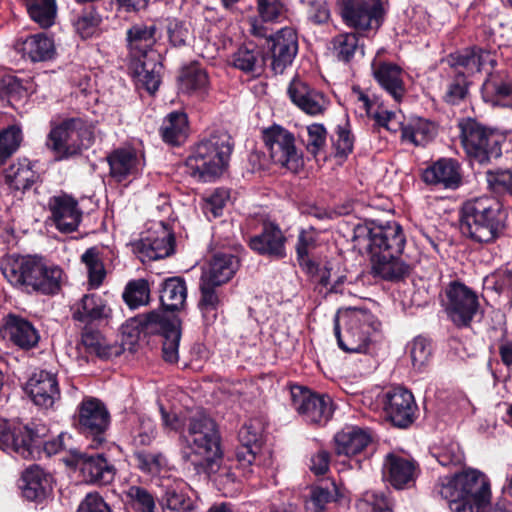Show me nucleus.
Returning a JSON list of instances; mask_svg holds the SVG:
<instances>
[{
    "label": "nucleus",
    "instance_id": "obj_4",
    "mask_svg": "<svg viewBox=\"0 0 512 512\" xmlns=\"http://www.w3.org/2000/svg\"><path fill=\"white\" fill-rule=\"evenodd\" d=\"M65 436L61 433L56 439L44 442L39 432L28 424L10 426L6 421H0V449L23 459H34L42 447L49 455L58 453L65 449Z\"/></svg>",
    "mask_w": 512,
    "mask_h": 512
},
{
    "label": "nucleus",
    "instance_id": "obj_50",
    "mask_svg": "<svg viewBox=\"0 0 512 512\" xmlns=\"http://www.w3.org/2000/svg\"><path fill=\"white\" fill-rule=\"evenodd\" d=\"M160 504L163 512H194L196 508L194 500L177 487H168Z\"/></svg>",
    "mask_w": 512,
    "mask_h": 512
},
{
    "label": "nucleus",
    "instance_id": "obj_17",
    "mask_svg": "<svg viewBox=\"0 0 512 512\" xmlns=\"http://www.w3.org/2000/svg\"><path fill=\"white\" fill-rule=\"evenodd\" d=\"M382 404L387 418L394 426L406 428L415 419L417 405L413 394L405 388L395 387L382 395Z\"/></svg>",
    "mask_w": 512,
    "mask_h": 512
},
{
    "label": "nucleus",
    "instance_id": "obj_40",
    "mask_svg": "<svg viewBox=\"0 0 512 512\" xmlns=\"http://www.w3.org/2000/svg\"><path fill=\"white\" fill-rule=\"evenodd\" d=\"M436 134V125L427 119L413 118L406 124H401L402 140L414 146H425L434 139Z\"/></svg>",
    "mask_w": 512,
    "mask_h": 512
},
{
    "label": "nucleus",
    "instance_id": "obj_25",
    "mask_svg": "<svg viewBox=\"0 0 512 512\" xmlns=\"http://www.w3.org/2000/svg\"><path fill=\"white\" fill-rule=\"evenodd\" d=\"M287 93L291 101L308 115H321L327 109L328 101L325 96L300 78H294L290 82Z\"/></svg>",
    "mask_w": 512,
    "mask_h": 512
},
{
    "label": "nucleus",
    "instance_id": "obj_18",
    "mask_svg": "<svg viewBox=\"0 0 512 512\" xmlns=\"http://www.w3.org/2000/svg\"><path fill=\"white\" fill-rule=\"evenodd\" d=\"M135 252L143 263L168 257L174 252V236L161 222L135 244Z\"/></svg>",
    "mask_w": 512,
    "mask_h": 512
},
{
    "label": "nucleus",
    "instance_id": "obj_55",
    "mask_svg": "<svg viewBox=\"0 0 512 512\" xmlns=\"http://www.w3.org/2000/svg\"><path fill=\"white\" fill-rule=\"evenodd\" d=\"M79 349H84L90 355H96L100 358H108L110 347L107 345L105 338L97 330L85 329L82 333Z\"/></svg>",
    "mask_w": 512,
    "mask_h": 512
},
{
    "label": "nucleus",
    "instance_id": "obj_23",
    "mask_svg": "<svg viewBox=\"0 0 512 512\" xmlns=\"http://www.w3.org/2000/svg\"><path fill=\"white\" fill-rule=\"evenodd\" d=\"M25 391L33 403L48 409L60 398V390L56 375L40 370L34 372L25 385Z\"/></svg>",
    "mask_w": 512,
    "mask_h": 512
},
{
    "label": "nucleus",
    "instance_id": "obj_2",
    "mask_svg": "<svg viewBox=\"0 0 512 512\" xmlns=\"http://www.w3.org/2000/svg\"><path fill=\"white\" fill-rule=\"evenodd\" d=\"M507 212L499 199L480 196L467 200L461 208V232L478 243H492L502 234Z\"/></svg>",
    "mask_w": 512,
    "mask_h": 512
},
{
    "label": "nucleus",
    "instance_id": "obj_56",
    "mask_svg": "<svg viewBox=\"0 0 512 512\" xmlns=\"http://www.w3.org/2000/svg\"><path fill=\"white\" fill-rule=\"evenodd\" d=\"M218 286L200 279L199 289L201 296L198 306L204 316L210 312H215L221 304L220 295L217 290Z\"/></svg>",
    "mask_w": 512,
    "mask_h": 512
},
{
    "label": "nucleus",
    "instance_id": "obj_48",
    "mask_svg": "<svg viewBox=\"0 0 512 512\" xmlns=\"http://www.w3.org/2000/svg\"><path fill=\"white\" fill-rule=\"evenodd\" d=\"M6 182L15 190L25 191L29 189L38 176L32 170L27 160L14 163L5 172Z\"/></svg>",
    "mask_w": 512,
    "mask_h": 512
},
{
    "label": "nucleus",
    "instance_id": "obj_35",
    "mask_svg": "<svg viewBox=\"0 0 512 512\" xmlns=\"http://www.w3.org/2000/svg\"><path fill=\"white\" fill-rule=\"evenodd\" d=\"M16 50L32 62L47 61L55 54L54 42L43 33L31 35L16 43Z\"/></svg>",
    "mask_w": 512,
    "mask_h": 512
},
{
    "label": "nucleus",
    "instance_id": "obj_22",
    "mask_svg": "<svg viewBox=\"0 0 512 512\" xmlns=\"http://www.w3.org/2000/svg\"><path fill=\"white\" fill-rule=\"evenodd\" d=\"M269 49L272 55V70L282 74L287 66L291 65L298 51V38L296 31L291 27L280 29L269 39Z\"/></svg>",
    "mask_w": 512,
    "mask_h": 512
},
{
    "label": "nucleus",
    "instance_id": "obj_47",
    "mask_svg": "<svg viewBox=\"0 0 512 512\" xmlns=\"http://www.w3.org/2000/svg\"><path fill=\"white\" fill-rule=\"evenodd\" d=\"M187 130L188 120L186 114L175 111L164 118L160 133L166 143L179 145L185 140Z\"/></svg>",
    "mask_w": 512,
    "mask_h": 512
},
{
    "label": "nucleus",
    "instance_id": "obj_30",
    "mask_svg": "<svg viewBox=\"0 0 512 512\" xmlns=\"http://www.w3.org/2000/svg\"><path fill=\"white\" fill-rule=\"evenodd\" d=\"M335 452L347 457L359 454L372 441L370 432L358 426H347L335 437Z\"/></svg>",
    "mask_w": 512,
    "mask_h": 512
},
{
    "label": "nucleus",
    "instance_id": "obj_42",
    "mask_svg": "<svg viewBox=\"0 0 512 512\" xmlns=\"http://www.w3.org/2000/svg\"><path fill=\"white\" fill-rule=\"evenodd\" d=\"M450 63L455 68H463L467 73L473 74L480 71L486 63L493 64L494 59L489 51L473 47L450 55Z\"/></svg>",
    "mask_w": 512,
    "mask_h": 512
},
{
    "label": "nucleus",
    "instance_id": "obj_33",
    "mask_svg": "<svg viewBox=\"0 0 512 512\" xmlns=\"http://www.w3.org/2000/svg\"><path fill=\"white\" fill-rule=\"evenodd\" d=\"M399 255L391 253L372 257L373 273L386 281H400L408 277L412 267Z\"/></svg>",
    "mask_w": 512,
    "mask_h": 512
},
{
    "label": "nucleus",
    "instance_id": "obj_20",
    "mask_svg": "<svg viewBox=\"0 0 512 512\" xmlns=\"http://www.w3.org/2000/svg\"><path fill=\"white\" fill-rule=\"evenodd\" d=\"M419 474L417 463L397 453H389L383 462V476L395 489L402 490L414 485Z\"/></svg>",
    "mask_w": 512,
    "mask_h": 512
},
{
    "label": "nucleus",
    "instance_id": "obj_64",
    "mask_svg": "<svg viewBox=\"0 0 512 512\" xmlns=\"http://www.w3.org/2000/svg\"><path fill=\"white\" fill-rule=\"evenodd\" d=\"M317 236L314 229L301 230L296 244V253L300 265L308 264L309 253L316 248Z\"/></svg>",
    "mask_w": 512,
    "mask_h": 512
},
{
    "label": "nucleus",
    "instance_id": "obj_14",
    "mask_svg": "<svg viewBox=\"0 0 512 512\" xmlns=\"http://www.w3.org/2000/svg\"><path fill=\"white\" fill-rule=\"evenodd\" d=\"M79 427L82 433L92 438V447L105 442V433L110 425V414L105 405L96 398H85L79 405Z\"/></svg>",
    "mask_w": 512,
    "mask_h": 512
},
{
    "label": "nucleus",
    "instance_id": "obj_27",
    "mask_svg": "<svg viewBox=\"0 0 512 512\" xmlns=\"http://www.w3.org/2000/svg\"><path fill=\"white\" fill-rule=\"evenodd\" d=\"M422 179L428 185L457 189L461 184L460 166L454 159L441 158L424 169Z\"/></svg>",
    "mask_w": 512,
    "mask_h": 512
},
{
    "label": "nucleus",
    "instance_id": "obj_3",
    "mask_svg": "<svg viewBox=\"0 0 512 512\" xmlns=\"http://www.w3.org/2000/svg\"><path fill=\"white\" fill-rule=\"evenodd\" d=\"M232 149V139L227 132H213L193 148L186 159V167L190 175L199 181H213L228 166Z\"/></svg>",
    "mask_w": 512,
    "mask_h": 512
},
{
    "label": "nucleus",
    "instance_id": "obj_8",
    "mask_svg": "<svg viewBox=\"0 0 512 512\" xmlns=\"http://www.w3.org/2000/svg\"><path fill=\"white\" fill-rule=\"evenodd\" d=\"M186 441L195 455L205 462L220 457V436L216 424L207 414L197 411L188 420Z\"/></svg>",
    "mask_w": 512,
    "mask_h": 512
},
{
    "label": "nucleus",
    "instance_id": "obj_36",
    "mask_svg": "<svg viewBox=\"0 0 512 512\" xmlns=\"http://www.w3.org/2000/svg\"><path fill=\"white\" fill-rule=\"evenodd\" d=\"M229 62L234 68L246 74L259 75L265 65V57L256 44L247 43L230 56Z\"/></svg>",
    "mask_w": 512,
    "mask_h": 512
},
{
    "label": "nucleus",
    "instance_id": "obj_19",
    "mask_svg": "<svg viewBox=\"0 0 512 512\" xmlns=\"http://www.w3.org/2000/svg\"><path fill=\"white\" fill-rule=\"evenodd\" d=\"M261 430L258 423H245L239 430L240 445L235 451L236 470L242 477H248L253 472L256 455L260 451Z\"/></svg>",
    "mask_w": 512,
    "mask_h": 512
},
{
    "label": "nucleus",
    "instance_id": "obj_57",
    "mask_svg": "<svg viewBox=\"0 0 512 512\" xmlns=\"http://www.w3.org/2000/svg\"><path fill=\"white\" fill-rule=\"evenodd\" d=\"M357 512H392L391 502L383 495L366 492L356 502Z\"/></svg>",
    "mask_w": 512,
    "mask_h": 512
},
{
    "label": "nucleus",
    "instance_id": "obj_12",
    "mask_svg": "<svg viewBox=\"0 0 512 512\" xmlns=\"http://www.w3.org/2000/svg\"><path fill=\"white\" fill-rule=\"evenodd\" d=\"M480 304L477 294L460 282H452L446 289L445 311L459 328L469 327L478 314Z\"/></svg>",
    "mask_w": 512,
    "mask_h": 512
},
{
    "label": "nucleus",
    "instance_id": "obj_45",
    "mask_svg": "<svg viewBox=\"0 0 512 512\" xmlns=\"http://www.w3.org/2000/svg\"><path fill=\"white\" fill-rule=\"evenodd\" d=\"M358 34L356 32H343L331 39L330 50L338 61L348 63L356 53L364 54L363 46L359 44Z\"/></svg>",
    "mask_w": 512,
    "mask_h": 512
},
{
    "label": "nucleus",
    "instance_id": "obj_1",
    "mask_svg": "<svg viewBox=\"0 0 512 512\" xmlns=\"http://www.w3.org/2000/svg\"><path fill=\"white\" fill-rule=\"evenodd\" d=\"M1 271L13 287L28 294L54 296L65 279L60 266L36 255H8L1 262Z\"/></svg>",
    "mask_w": 512,
    "mask_h": 512
},
{
    "label": "nucleus",
    "instance_id": "obj_15",
    "mask_svg": "<svg viewBox=\"0 0 512 512\" xmlns=\"http://www.w3.org/2000/svg\"><path fill=\"white\" fill-rule=\"evenodd\" d=\"M83 132V122L80 119L64 120L50 131L46 145L55 153L57 159L70 157L87 147L80 139Z\"/></svg>",
    "mask_w": 512,
    "mask_h": 512
},
{
    "label": "nucleus",
    "instance_id": "obj_59",
    "mask_svg": "<svg viewBox=\"0 0 512 512\" xmlns=\"http://www.w3.org/2000/svg\"><path fill=\"white\" fill-rule=\"evenodd\" d=\"M331 139L337 157L346 158L353 151L354 137L348 124L338 125Z\"/></svg>",
    "mask_w": 512,
    "mask_h": 512
},
{
    "label": "nucleus",
    "instance_id": "obj_61",
    "mask_svg": "<svg viewBox=\"0 0 512 512\" xmlns=\"http://www.w3.org/2000/svg\"><path fill=\"white\" fill-rule=\"evenodd\" d=\"M486 181L491 190L496 193H507L512 196V171L488 170Z\"/></svg>",
    "mask_w": 512,
    "mask_h": 512
},
{
    "label": "nucleus",
    "instance_id": "obj_51",
    "mask_svg": "<svg viewBox=\"0 0 512 512\" xmlns=\"http://www.w3.org/2000/svg\"><path fill=\"white\" fill-rule=\"evenodd\" d=\"M124 302L131 309L145 306L150 300V287L145 279L131 280L127 283L122 294Z\"/></svg>",
    "mask_w": 512,
    "mask_h": 512
},
{
    "label": "nucleus",
    "instance_id": "obj_26",
    "mask_svg": "<svg viewBox=\"0 0 512 512\" xmlns=\"http://www.w3.org/2000/svg\"><path fill=\"white\" fill-rule=\"evenodd\" d=\"M286 237L274 223H265L262 231L249 239V247L260 255L274 259L286 257Z\"/></svg>",
    "mask_w": 512,
    "mask_h": 512
},
{
    "label": "nucleus",
    "instance_id": "obj_6",
    "mask_svg": "<svg viewBox=\"0 0 512 512\" xmlns=\"http://www.w3.org/2000/svg\"><path fill=\"white\" fill-rule=\"evenodd\" d=\"M458 128L461 145L470 159L485 164L501 156L505 136L498 130L472 118L460 120Z\"/></svg>",
    "mask_w": 512,
    "mask_h": 512
},
{
    "label": "nucleus",
    "instance_id": "obj_34",
    "mask_svg": "<svg viewBox=\"0 0 512 512\" xmlns=\"http://www.w3.org/2000/svg\"><path fill=\"white\" fill-rule=\"evenodd\" d=\"M23 495L30 501H41L52 490L51 476L38 465L28 467L22 474Z\"/></svg>",
    "mask_w": 512,
    "mask_h": 512
},
{
    "label": "nucleus",
    "instance_id": "obj_16",
    "mask_svg": "<svg viewBox=\"0 0 512 512\" xmlns=\"http://www.w3.org/2000/svg\"><path fill=\"white\" fill-rule=\"evenodd\" d=\"M143 327L150 332H157L163 337L162 356L171 364L179 359V343L181 331L176 320H168L160 312L152 311L145 315L141 322Z\"/></svg>",
    "mask_w": 512,
    "mask_h": 512
},
{
    "label": "nucleus",
    "instance_id": "obj_13",
    "mask_svg": "<svg viewBox=\"0 0 512 512\" xmlns=\"http://www.w3.org/2000/svg\"><path fill=\"white\" fill-rule=\"evenodd\" d=\"M264 142L275 164L297 172L302 166V156L295 145V137L281 126H273L264 131Z\"/></svg>",
    "mask_w": 512,
    "mask_h": 512
},
{
    "label": "nucleus",
    "instance_id": "obj_28",
    "mask_svg": "<svg viewBox=\"0 0 512 512\" xmlns=\"http://www.w3.org/2000/svg\"><path fill=\"white\" fill-rule=\"evenodd\" d=\"M127 46L131 55L137 60L149 59L157 53L153 47L157 42L155 25L135 24L127 30Z\"/></svg>",
    "mask_w": 512,
    "mask_h": 512
},
{
    "label": "nucleus",
    "instance_id": "obj_54",
    "mask_svg": "<svg viewBox=\"0 0 512 512\" xmlns=\"http://www.w3.org/2000/svg\"><path fill=\"white\" fill-rule=\"evenodd\" d=\"M126 497L129 512H155L154 497L145 488L131 486L126 491Z\"/></svg>",
    "mask_w": 512,
    "mask_h": 512
},
{
    "label": "nucleus",
    "instance_id": "obj_53",
    "mask_svg": "<svg viewBox=\"0 0 512 512\" xmlns=\"http://www.w3.org/2000/svg\"><path fill=\"white\" fill-rule=\"evenodd\" d=\"M22 140V129L18 125H11L0 131V166L18 150Z\"/></svg>",
    "mask_w": 512,
    "mask_h": 512
},
{
    "label": "nucleus",
    "instance_id": "obj_44",
    "mask_svg": "<svg viewBox=\"0 0 512 512\" xmlns=\"http://www.w3.org/2000/svg\"><path fill=\"white\" fill-rule=\"evenodd\" d=\"M111 176L118 181L124 180L128 175L137 171L138 158L133 149L121 148L108 156Z\"/></svg>",
    "mask_w": 512,
    "mask_h": 512
},
{
    "label": "nucleus",
    "instance_id": "obj_37",
    "mask_svg": "<svg viewBox=\"0 0 512 512\" xmlns=\"http://www.w3.org/2000/svg\"><path fill=\"white\" fill-rule=\"evenodd\" d=\"M6 331L10 341L21 349L35 347L40 339L39 333L31 322L11 315L6 323Z\"/></svg>",
    "mask_w": 512,
    "mask_h": 512
},
{
    "label": "nucleus",
    "instance_id": "obj_60",
    "mask_svg": "<svg viewBox=\"0 0 512 512\" xmlns=\"http://www.w3.org/2000/svg\"><path fill=\"white\" fill-rule=\"evenodd\" d=\"M134 457L138 468L146 473H158L167 465L166 457L160 452L137 451Z\"/></svg>",
    "mask_w": 512,
    "mask_h": 512
},
{
    "label": "nucleus",
    "instance_id": "obj_39",
    "mask_svg": "<svg viewBox=\"0 0 512 512\" xmlns=\"http://www.w3.org/2000/svg\"><path fill=\"white\" fill-rule=\"evenodd\" d=\"M108 309L103 299L95 294H86L72 307V318L75 321L91 324L106 318Z\"/></svg>",
    "mask_w": 512,
    "mask_h": 512
},
{
    "label": "nucleus",
    "instance_id": "obj_11",
    "mask_svg": "<svg viewBox=\"0 0 512 512\" xmlns=\"http://www.w3.org/2000/svg\"><path fill=\"white\" fill-rule=\"evenodd\" d=\"M462 501H454L452 512H482L490 500V485L483 474L470 470L458 474Z\"/></svg>",
    "mask_w": 512,
    "mask_h": 512
},
{
    "label": "nucleus",
    "instance_id": "obj_41",
    "mask_svg": "<svg viewBox=\"0 0 512 512\" xmlns=\"http://www.w3.org/2000/svg\"><path fill=\"white\" fill-rule=\"evenodd\" d=\"M160 59L159 53H152L151 58L142 59L135 64L137 80L150 94L158 90L161 82L160 74L163 66Z\"/></svg>",
    "mask_w": 512,
    "mask_h": 512
},
{
    "label": "nucleus",
    "instance_id": "obj_62",
    "mask_svg": "<svg viewBox=\"0 0 512 512\" xmlns=\"http://www.w3.org/2000/svg\"><path fill=\"white\" fill-rule=\"evenodd\" d=\"M468 94L467 78L462 71H458L448 85L444 99L447 103L455 105L466 98Z\"/></svg>",
    "mask_w": 512,
    "mask_h": 512
},
{
    "label": "nucleus",
    "instance_id": "obj_63",
    "mask_svg": "<svg viewBox=\"0 0 512 512\" xmlns=\"http://www.w3.org/2000/svg\"><path fill=\"white\" fill-rule=\"evenodd\" d=\"M436 491L443 499L448 501L451 511L454 501H462L457 473L453 476L440 478L439 483L436 485Z\"/></svg>",
    "mask_w": 512,
    "mask_h": 512
},
{
    "label": "nucleus",
    "instance_id": "obj_9",
    "mask_svg": "<svg viewBox=\"0 0 512 512\" xmlns=\"http://www.w3.org/2000/svg\"><path fill=\"white\" fill-rule=\"evenodd\" d=\"M338 7L344 24L356 33L376 31L382 25L384 11L380 0H338Z\"/></svg>",
    "mask_w": 512,
    "mask_h": 512
},
{
    "label": "nucleus",
    "instance_id": "obj_32",
    "mask_svg": "<svg viewBox=\"0 0 512 512\" xmlns=\"http://www.w3.org/2000/svg\"><path fill=\"white\" fill-rule=\"evenodd\" d=\"M238 267L239 261L236 256L217 253L210 260L200 279L221 286L233 277Z\"/></svg>",
    "mask_w": 512,
    "mask_h": 512
},
{
    "label": "nucleus",
    "instance_id": "obj_38",
    "mask_svg": "<svg viewBox=\"0 0 512 512\" xmlns=\"http://www.w3.org/2000/svg\"><path fill=\"white\" fill-rule=\"evenodd\" d=\"M187 298V285L182 277H169L163 281L160 289V302L166 311H180Z\"/></svg>",
    "mask_w": 512,
    "mask_h": 512
},
{
    "label": "nucleus",
    "instance_id": "obj_21",
    "mask_svg": "<svg viewBox=\"0 0 512 512\" xmlns=\"http://www.w3.org/2000/svg\"><path fill=\"white\" fill-rule=\"evenodd\" d=\"M48 209L51 213L50 219L60 232L71 233L77 230L82 211L72 196L65 193L52 196L48 201Z\"/></svg>",
    "mask_w": 512,
    "mask_h": 512
},
{
    "label": "nucleus",
    "instance_id": "obj_31",
    "mask_svg": "<svg viewBox=\"0 0 512 512\" xmlns=\"http://www.w3.org/2000/svg\"><path fill=\"white\" fill-rule=\"evenodd\" d=\"M486 102L512 108V79L501 72L491 73L482 85Z\"/></svg>",
    "mask_w": 512,
    "mask_h": 512
},
{
    "label": "nucleus",
    "instance_id": "obj_46",
    "mask_svg": "<svg viewBox=\"0 0 512 512\" xmlns=\"http://www.w3.org/2000/svg\"><path fill=\"white\" fill-rule=\"evenodd\" d=\"M180 89L191 95H205L209 89L207 72L198 64L184 68L180 76Z\"/></svg>",
    "mask_w": 512,
    "mask_h": 512
},
{
    "label": "nucleus",
    "instance_id": "obj_29",
    "mask_svg": "<svg viewBox=\"0 0 512 512\" xmlns=\"http://www.w3.org/2000/svg\"><path fill=\"white\" fill-rule=\"evenodd\" d=\"M372 72L378 84L390 94L395 101H400L405 94L404 72L400 66L391 62H373Z\"/></svg>",
    "mask_w": 512,
    "mask_h": 512
},
{
    "label": "nucleus",
    "instance_id": "obj_52",
    "mask_svg": "<svg viewBox=\"0 0 512 512\" xmlns=\"http://www.w3.org/2000/svg\"><path fill=\"white\" fill-rule=\"evenodd\" d=\"M81 261L87 269L89 285L93 288H98L106 275L98 250L95 247L87 249L82 254Z\"/></svg>",
    "mask_w": 512,
    "mask_h": 512
},
{
    "label": "nucleus",
    "instance_id": "obj_5",
    "mask_svg": "<svg viewBox=\"0 0 512 512\" xmlns=\"http://www.w3.org/2000/svg\"><path fill=\"white\" fill-rule=\"evenodd\" d=\"M342 327L335 320V336L339 347L349 353H365L381 323L367 309L350 308L342 316Z\"/></svg>",
    "mask_w": 512,
    "mask_h": 512
},
{
    "label": "nucleus",
    "instance_id": "obj_24",
    "mask_svg": "<svg viewBox=\"0 0 512 512\" xmlns=\"http://www.w3.org/2000/svg\"><path fill=\"white\" fill-rule=\"evenodd\" d=\"M72 454L86 482L107 485L114 480L115 467L102 454L87 455L79 450H73Z\"/></svg>",
    "mask_w": 512,
    "mask_h": 512
},
{
    "label": "nucleus",
    "instance_id": "obj_43",
    "mask_svg": "<svg viewBox=\"0 0 512 512\" xmlns=\"http://www.w3.org/2000/svg\"><path fill=\"white\" fill-rule=\"evenodd\" d=\"M339 489L334 481H325L312 486L305 501L306 512H326L329 503L337 501Z\"/></svg>",
    "mask_w": 512,
    "mask_h": 512
},
{
    "label": "nucleus",
    "instance_id": "obj_10",
    "mask_svg": "<svg viewBox=\"0 0 512 512\" xmlns=\"http://www.w3.org/2000/svg\"><path fill=\"white\" fill-rule=\"evenodd\" d=\"M292 407L302 419L312 425H325L333 415V402L328 395L294 385L291 387Z\"/></svg>",
    "mask_w": 512,
    "mask_h": 512
},
{
    "label": "nucleus",
    "instance_id": "obj_49",
    "mask_svg": "<svg viewBox=\"0 0 512 512\" xmlns=\"http://www.w3.org/2000/svg\"><path fill=\"white\" fill-rule=\"evenodd\" d=\"M22 2L30 18L42 28L53 25L57 12L56 0H22Z\"/></svg>",
    "mask_w": 512,
    "mask_h": 512
},
{
    "label": "nucleus",
    "instance_id": "obj_58",
    "mask_svg": "<svg viewBox=\"0 0 512 512\" xmlns=\"http://www.w3.org/2000/svg\"><path fill=\"white\" fill-rule=\"evenodd\" d=\"M409 352L413 367L421 370L430 360L432 354L431 344L424 337H416L410 343Z\"/></svg>",
    "mask_w": 512,
    "mask_h": 512
},
{
    "label": "nucleus",
    "instance_id": "obj_7",
    "mask_svg": "<svg viewBox=\"0 0 512 512\" xmlns=\"http://www.w3.org/2000/svg\"><path fill=\"white\" fill-rule=\"evenodd\" d=\"M355 240L376 257L380 254H401L405 246V236L402 227L396 222L372 227H358Z\"/></svg>",
    "mask_w": 512,
    "mask_h": 512
}]
</instances>
